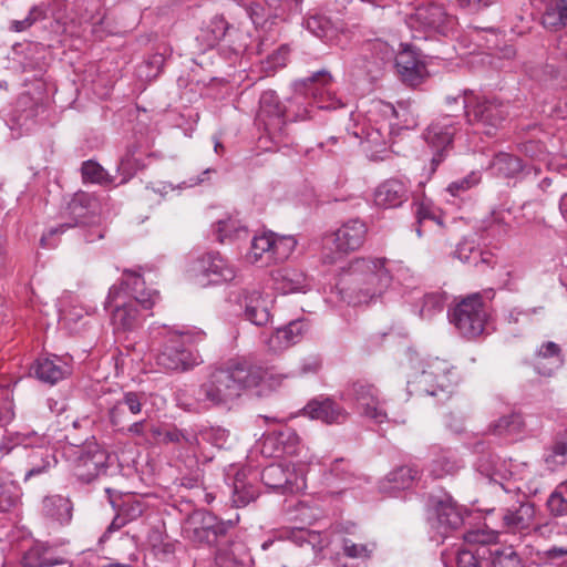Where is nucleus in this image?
Here are the masks:
<instances>
[{"instance_id":"1","label":"nucleus","mask_w":567,"mask_h":567,"mask_svg":"<svg viewBox=\"0 0 567 567\" xmlns=\"http://www.w3.org/2000/svg\"><path fill=\"white\" fill-rule=\"evenodd\" d=\"M268 375L260 365L246 360H231L214 369L194 391V402L185 404L188 412H205L228 406L247 390L259 386Z\"/></svg>"},{"instance_id":"2","label":"nucleus","mask_w":567,"mask_h":567,"mask_svg":"<svg viewBox=\"0 0 567 567\" xmlns=\"http://www.w3.org/2000/svg\"><path fill=\"white\" fill-rule=\"evenodd\" d=\"M125 279L122 286L130 290L131 299L118 303L122 287L112 286L105 300V309L114 305L111 315V323L115 332H131L142 327L144 316L138 307L150 310L159 300V293L156 290L144 289L143 278L131 270L124 271Z\"/></svg>"},{"instance_id":"3","label":"nucleus","mask_w":567,"mask_h":567,"mask_svg":"<svg viewBox=\"0 0 567 567\" xmlns=\"http://www.w3.org/2000/svg\"><path fill=\"white\" fill-rule=\"evenodd\" d=\"M333 79L329 71L322 69L308 78L293 83L295 94L286 106V118L305 121L312 117L313 105L319 110H336L343 103L332 90Z\"/></svg>"},{"instance_id":"4","label":"nucleus","mask_w":567,"mask_h":567,"mask_svg":"<svg viewBox=\"0 0 567 567\" xmlns=\"http://www.w3.org/2000/svg\"><path fill=\"white\" fill-rule=\"evenodd\" d=\"M460 382L456 368L446 360L430 358L421 362L420 368L409 378V395L429 398L434 402H445L451 398Z\"/></svg>"},{"instance_id":"5","label":"nucleus","mask_w":567,"mask_h":567,"mask_svg":"<svg viewBox=\"0 0 567 567\" xmlns=\"http://www.w3.org/2000/svg\"><path fill=\"white\" fill-rule=\"evenodd\" d=\"M385 258H357L348 267L352 284L358 289L359 301L369 302L389 288L392 275Z\"/></svg>"},{"instance_id":"6","label":"nucleus","mask_w":567,"mask_h":567,"mask_svg":"<svg viewBox=\"0 0 567 567\" xmlns=\"http://www.w3.org/2000/svg\"><path fill=\"white\" fill-rule=\"evenodd\" d=\"M467 100L466 123L477 134L495 136L509 115V106L495 96L475 93Z\"/></svg>"},{"instance_id":"7","label":"nucleus","mask_w":567,"mask_h":567,"mask_svg":"<svg viewBox=\"0 0 567 567\" xmlns=\"http://www.w3.org/2000/svg\"><path fill=\"white\" fill-rule=\"evenodd\" d=\"M64 455L73 475L82 483H91L107 468L109 454L96 442L70 446Z\"/></svg>"},{"instance_id":"8","label":"nucleus","mask_w":567,"mask_h":567,"mask_svg":"<svg viewBox=\"0 0 567 567\" xmlns=\"http://www.w3.org/2000/svg\"><path fill=\"white\" fill-rule=\"evenodd\" d=\"M367 225L359 218L344 221L336 231L326 237L322 251V261L328 265L338 260L351 251L359 249L367 237Z\"/></svg>"},{"instance_id":"9","label":"nucleus","mask_w":567,"mask_h":567,"mask_svg":"<svg viewBox=\"0 0 567 567\" xmlns=\"http://www.w3.org/2000/svg\"><path fill=\"white\" fill-rule=\"evenodd\" d=\"M450 322L464 338L474 339L485 329L487 312L480 293H473L462 299L449 309Z\"/></svg>"},{"instance_id":"10","label":"nucleus","mask_w":567,"mask_h":567,"mask_svg":"<svg viewBox=\"0 0 567 567\" xmlns=\"http://www.w3.org/2000/svg\"><path fill=\"white\" fill-rule=\"evenodd\" d=\"M461 128V123L453 114H445L434 120L424 132V140L432 148L430 174L444 162L453 147L454 136Z\"/></svg>"},{"instance_id":"11","label":"nucleus","mask_w":567,"mask_h":567,"mask_svg":"<svg viewBox=\"0 0 567 567\" xmlns=\"http://www.w3.org/2000/svg\"><path fill=\"white\" fill-rule=\"evenodd\" d=\"M233 526L231 520L224 522L207 511L197 509L187 517L184 533L194 543L213 545L226 536Z\"/></svg>"},{"instance_id":"12","label":"nucleus","mask_w":567,"mask_h":567,"mask_svg":"<svg viewBox=\"0 0 567 567\" xmlns=\"http://www.w3.org/2000/svg\"><path fill=\"white\" fill-rule=\"evenodd\" d=\"M426 507L431 527L443 537L463 525V511L449 494H431Z\"/></svg>"},{"instance_id":"13","label":"nucleus","mask_w":567,"mask_h":567,"mask_svg":"<svg viewBox=\"0 0 567 567\" xmlns=\"http://www.w3.org/2000/svg\"><path fill=\"white\" fill-rule=\"evenodd\" d=\"M341 399L353 404L360 414L377 423H382L386 419L379 390L367 381L358 380L348 385Z\"/></svg>"},{"instance_id":"14","label":"nucleus","mask_w":567,"mask_h":567,"mask_svg":"<svg viewBox=\"0 0 567 567\" xmlns=\"http://www.w3.org/2000/svg\"><path fill=\"white\" fill-rule=\"evenodd\" d=\"M406 24L411 30L447 37L456 27V18L449 14L442 4L427 3L419 6L408 17Z\"/></svg>"},{"instance_id":"15","label":"nucleus","mask_w":567,"mask_h":567,"mask_svg":"<svg viewBox=\"0 0 567 567\" xmlns=\"http://www.w3.org/2000/svg\"><path fill=\"white\" fill-rule=\"evenodd\" d=\"M230 299L244 309V318L255 326H266L271 319L272 298L257 288L231 291Z\"/></svg>"},{"instance_id":"16","label":"nucleus","mask_w":567,"mask_h":567,"mask_svg":"<svg viewBox=\"0 0 567 567\" xmlns=\"http://www.w3.org/2000/svg\"><path fill=\"white\" fill-rule=\"evenodd\" d=\"M262 483L280 494H296L306 488V477L301 468L288 464H270L261 472Z\"/></svg>"},{"instance_id":"17","label":"nucleus","mask_w":567,"mask_h":567,"mask_svg":"<svg viewBox=\"0 0 567 567\" xmlns=\"http://www.w3.org/2000/svg\"><path fill=\"white\" fill-rule=\"evenodd\" d=\"M537 528L536 507L532 502L517 501L511 506L501 508L499 532L525 536Z\"/></svg>"},{"instance_id":"18","label":"nucleus","mask_w":567,"mask_h":567,"mask_svg":"<svg viewBox=\"0 0 567 567\" xmlns=\"http://www.w3.org/2000/svg\"><path fill=\"white\" fill-rule=\"evenodd\" d=\"M197 280L202 286L220 285L235 279L236 269L219 252H207L196 262Z\"/></svg>"},{"instance_id":"19","label":"nucleus","mask_w":567,"mask_h":567,"mask_svg":"<svg viewBox=\"0 0 567 567\" xmlns=\"http://www.w3.org/2000/svg\"><path fill=\"white\" fill-rule=\"evenodd\" d=\"M257 118L269 134L275 135L282 132L287 121L286 106L275 91L268 90L261 94Z\"/></svg>"},{"instance_id":"20","label":"nucleus","mask_w":567,"mask_h":567,"mask_svg":"<svg viewBox=\"0 0 567 567\" xmlns=\"http://www.w3.org/2000/svg\"><path fill=\"white\" fill-rule=\"evenodd\" d=\"M156 362L167 371H185L195 364L193 354L184 347L181 337H174L164 344Z\"/></svg>"},{"instance_id":"21","label":"nucleus","mask_w":567,"mask_h":567,"mask_svg":"<svg viewBox=\"0 0 567 567\" xmlns=\"http://www.w3.org/2000/svg\"><path fill=\"white\" fill-rule=\"evenodd\" d=\"M41 441H35L34 437L29 442L33 444L30 446L32 450L27 455V470L24 473V482L32 477L40 476L49 473L58 464V460L52 447L44 444V437L40 436Z\"/></svg>"},{"instance_id":"22","label":"nucleus","mask_w":567,"mask_h":567,"mask_svg":"<svg viewBox=\"0 0 567 567\" xmlns=\"http://www.w3.org/2000/svg\"><path fill=\"white\" fill-rule=\"evenodd\" d=\"M111 504L116 508V515L101 536V543L105 542L113 532L120 530L126 524L136 520L147 508L144 502L131 495L124 497L118 505L114 501H111Z\"/></svg>"},{"instance_id":"23","label":"nucleus","mask_w":567,"mask_h":567,"mask_svg":"<svg viewBox=\"0 0 567 567\" xmlns=\"http://www.w3.org/2000/svg\"><path fill=\"white\" fill-rule=\"evenodd\" d=\"M95 199L87 193H76L70 203L68 204V210L74 223H64L58 227H52L48 231V236L62 234L68 229L79 226L86 225L90 215L93 213Z\"/></svg>"},{"instance_id":"24","label":"nucleus","mask_w":567,"mask_h":567,"mask_svg":"<svg viewBox=\"0 0 567 567\" xmlns=\"http://www.w3.org/2000/svg\"><path fill=\"white\" fill-rule=\"evenodd\" d=\"M308 330L309 324L305 319L292 320L278 328L268 339L267 346L274 352L282 351L300 342Z\"/></svg>"},{"instance_id":"25","label":"nucleus","mask_w":567,"mask_h":567,"mask_svg":"<svg viewBox=\"0 0 567 567\" xmlns=\"http://www.w3.org/2000/svg\"><path fill=\"white\" fill-rule=\"evenodd\" d=\"M395 66L401 80L410 86L421 84L426 74L425 64L410 47H406L398 54Z\"/></svg>"},{"instance_id":"26","label":"nucleus","mask_w":567,"mask_h":567,"mask_svg":"<svg viewBox=\"0 0 567 567\" xmlns=\"http://www.w3.org/2000/svg\"><path fill=\"white\" fill-rule=\"evenodd\" d=\"M409 194L410 189L405 182L389 178L375 188L374 203L383 208H395L408 200Z\"/></svg>"},{"instance_id":"27","label":"nucleus","mask_w":567,"mask_h":567,"mask_svg":"<svg viewBox=\"0 0 567 567\" xmlns=\"http://www.w3.org/2000/svg\"><path fill=\"white\" fill-rule=\"evenodd\" d=\"M41 514L49 523L64 526L72 519L73 504L66 496L59 494L48 495L42 499Z\"/></svg>"},{"instance_id":"28","label":"nucleus","mask_w":567,"mask_h":567,"mask_svg":"<svg viewBox=\"0 0 567 567\" xmlns=\"http://www.w3.org/2000/svg\"><path fill=\"white\" fill-rule=\"evenodd\" d=\"M66 563L68 560L60 554L59 549L47 543H35L21 558L23 567H53Z\"/></svg>"},{"instance_id":"29","label":"nucleus","mask_w":567,"mask_h":567,"mask_svg":"<svg viewBox=\"0 0 567 567\" xmlns=\"http://www.w3.org/2000/svg\"><path fill=\"white\" fill-rule=\"evenodd\" d=\"M360 143L364 152L372 159L379 158V154L385 152L391 140V124L382 123L369 125L362 131Z\"/></svg>"},{"instance_id":"30","label":"nucleus","mask_w":567,"mask_h":567,"mask_svg":"<svg viewBox=\"0 0 567 567\" xmlns=\"http://www.w3.org/2000/svg\"><path fill=\"white\" fill-rule=\"evenodd\" d=\"M303 411L309 417L327 424L342 423L348 416L347 411L330 398L313 399L303 408Z\"/></svg>"},{"instance_id":"31","label":"nucleus","mask_w":567,"mask_h":567,"mask_svg":"<svg viewBox=\"0 0 567 567\" xmlns=\"http://www.w3.org/2000/svg\"><path fill=\"white\" fill-rule=\"evenodd\" d=\"M144 402L145 395L143 393L134 391L124 392L122 398L109 410V421L111 425L118 427L127 423L125 409H127L132 415H137L142 412Z\"/></svg>"},{"instance_id":"32","label":"nucleus","mask_w":567,"mask_h":567,"mask_svg":"<svg viewBox=\"0 0 567 567\" xmlns=\"http://www.w3.org/2000/svg\"><path fill=\"white\" fill-rule=\"evenodd\" d=\"M542 11V23L546 29L558 30L567 25V2L565 0H532Z\"/></svg>"},{"instance_id":"33","label":"nucleus","mask_w":567,"mask_h":567,"mask_svg":"<svg viewBox=\"0 0 567 567\" xmlns=\"http://www.w3.org/2000/svg\"><path fill=\"white\" fill-rule=\"evenodd\" d=\"M299 437L296 431L288 425H280L279 429L269 432L262 442V452L266 447L272 449L271 453L277 455L292 454L298 445Z\"/></svg>"},{"instance_id":"34","label":"nucleus","mask_w":567,"mask_h":567,"mask_svg":"<svg viewBox=\"0 0 567 567\" xmlns=\"http://www.w3.org/2000/svg\"><path fill=\"white\" fill-rule=\"evenodd\" d=\"M33 373L40 381L52 385L70 373V367L58 357L42 358L35 362Z\"/></svg>"},{"instance_id":"35","label":"nucleus","mask_w":567,"mask_h":567,"mask_svg":"<svg viewBox=\"0 0 567 567\" xmlns=\"http://www.w3.org/2000/svg\"><path fill=\"white\" fill-rule=\"evenodd\" d=\"M272 279L276 290L284 295L305 291L308 287L306 275L293 268L276 270Z\"/></svg>"},{"instance_id":"36","label":"nucleus","mask_w":567,"mask_h":567,"mask_svg":"<svg viewBox=\"0 0 567 567\" xmlns=\"http://www.w3.org/2000/svg\"><path fill=\"white\" fill-rule=\"evenodd\" d=\"M434 458L430 465V473L434 478L454 475L463 464L451 450L433 449Z\"/></svg>"},{"instance_id":"37","label":"nucleus","mask_w":567,"mask_h":567,"mask_svg":"<svg viewBox=\"0 0 567 567\" xmlns=\"http://www.w3.org/2000/svg\"><path fill=\"white\" fill-rule=\"evenodd\" d=\"M17 61L23 71H42L44 65L43 50L35 43L14 48Z\"/></svg>"},{"instance_id":"38","label":"nucleus","mask_w":567,"mask_h":567,"mask_svg":"<svg viewBox=\"0 0 567 567\" xmlns=\"http://www.w3.org/2000/svg\"><path fill=\"white\" fill-rule=\"evenodd\" d=\"M489 168L493 174L499 177H514L517 174L522 173L526 166L523 164L522 159L515 155L509 153H498L494 156L491 162Z\"/></svg>"},{"instance_id":"39","label":"nucleus","mask_w":567,"mask_h":567,"mask_svg":"<svg viewBox=\"0 0 567 567\" xmlns=\"http://www.w3.org/2000/svg\"><path fill=\"white\" fill-rule=\"evenodd\" d=\"M544 463L551 472L567 464V431L555 437L543 455Z\"/></svg>"},{"instance_id":"40","label":"nucleus","mask_w":567,"mask_h":567,"mask_svg":"<svg viewBox=\"0 0 567 567\" xmlns=\"http://www.w3.org/2000/svg\"><path fill=\"white\" fill-rule=\"evenodd\" d=\"M214 231L219 243H224L226 239H243L248 236L247 227L240 220L231 217L218 220Z\"/></svg>"},{"instance_id":"41","label":"nucleus","mask_w":567,"mask_h":567,"mask_svg":"<svg viewBox=\"0 0 567 567\" xmlns=\"http://www.w3.org/2000/svg\"><path fill=\"white\" fill-rule=\"evenodd\" d=\"M259 494V489L257 486L246 483L241 478V474L237 473L235 481H234V488H233V503L236 507H244L247 506L249 503L254 502Z\"/></svg>"},{"instance_id":"42","label":"nucleus","mask_w":567,"mask_h":567,"mask_svg":"<svg viewBox=\"0 0 567 567\" xmlns=\"http://www.w3.org/2000/svg\"><path fill=\"white\" fill-rule=\"evenodd\" d=\"M272 237L274 233L255 235L251 238L250 250L247 254V259L252 264L261 261L265 255H267L268 259H271Z\"/></svg>"},{"instance_id":"43","label":"nucleus","mask_w":567,"mask_h":567,"mask_svg":"<svg viewBox=\"0 0 567 567\" xmlns=\"http://www.w3.org/2000/svg\"><path fill=\"white\" fill-rule=\"evenodd\" d=\"M19 486L9 477L0 473V512H8L20 501Z\"/></svg>"},{"instance_id":"44","label":"nucleus","mask_w":567,"mask_h":567,"mask_svg":"<svg viewBox=\"0 0 567 567\" xmlns=\"http://www.w3.org/2000/svg\"><path fill=\"white\" fill-rule=\"evenodd\" d=\"M233 30L224 17L216 16L210 20L206 29L203 30V37L208 47H214L226 35H230Z\"/></svg>"},{"instance_id":"45","label":"nucleus","mask_w":567,"mask_h":567,"mask_svg":"<svg viewBox=\"0 0 567 567\" xmlns=\"http://www.w3.org/2000/svg\"><path fill=\"white\" fill-rule=\"evenodd\" d=\"M505 463L493 454H483L478 457L476 463L477 471L492 481H497V477L505 478L507 471L503 472Z\"/></svg>"},{"instance_id":"46","label":"nucleus","mask_w":567,"mask_h":567,"mask_svg":"<svg viewBox=\"0 0 567 567\" xmlns=\"http://www.w3.org/2000/svg\"><path fill=\"white\" fill-rule=\"evenodd\" d=\"M417 476L419 471L415 467L403 465L390 472L386 478L391 488L406 489L413 485Z\"/></svg>"},{"instance_id":"47","label":"nucleus","mask_w":567,"mask_h":567,"mask_svg":"<svg viewBox=\"0 0 567 567\" xmlns=\"http://www.w3.org/2000/svg\"><path fill=\"white\" fill-rule=\"evenodd\" d=\"M165 58L162 53H154L147 56L136 68L137 76L143 81L155 80L162 72Z\"/></svg>"},{"instance_id":"48","label":"nucleus","mask_w":567,"mask_h":567,"mask_svg":"<svg viewBox=\"0 0 567 567\" xmlns=\"http://www.w3.org/2000/svg\"><path fill=\"white\" fill-rule=\"evenodd\" d=\"M549 514L554 517L567 516V482L559 484L546 502Z\"/></svg>"},{"instance_id":"49","label":"nucleus","mask_w":567,"mask_h":567,"mask_svg":"<svg viewBox=\"0 0 567 567\" xmlns=\"http://www.w3.org/2000/svg\"><path fill=\"white\" fill-rule=\"evenodd\" d=\"M524 425L519 413H511L499 417L491 425V431L496 435L516 434L522 431Z\"/></svg>"},{"instance_id":"50","label":"nucleus","mask_w":567,"mask_h":567,"mask_svg":"<svg viewBox=\"0 0 567 567\" xmlns=\"http://www.w3.org/2000/svg\"><path fill=\"white\" fill-rule=\"evenodd\" d=\"M489 556L493 567H523L522 560L513 547L489 549Z\"/></svg>"},{"instance_id":"51","label":"nucleus","mask_w":567,"mask_h":567,"mask_svg":"<svg viewBox=\"0 0 567 567\" xmlns=\"http://www.w3.org/2000/svg\"><path fill=\"white\" fill-rule=\"evenodd\" d=\"M446 296L444 292L425 293L422 299L420 316L423 319H431L444 308Z\"/></svg>"},{"instance_id":"52","label":"nucleus","mask_w":567,"mask_h":567,"mask_svg":"<svg viewBox=\"0 0 567 567\" xmlns=\"http://www.w3.org/2000/svg\"><path fill=\"white\" fill-rule=\"evenodd\" d=\"M33 437L35 441H41L40 435L33 431L28 433L17 432L8 434L0 442V451L3 454H9L18 445H22L24 449H27L33 444L32 442H29Z\"/></svg>"},{"instance_id":"53","label":"nucleus","mask_w":567,"mask_h":567,"mask_svg":"<svg viewBox=\"0 0 567 567\" xmlns=\"http://www.w3.org/2000/svg\"><path fill=\"white\" fill-rule=\"evenodd\" d=\"M117 431L126 433L132 436L146 437L147 433H151L154 439H157L162 434V430L154 424H151L146 419L133 422L127 426L121 425L116 427Z\"/></svg>"},{"instance_id":"54","label":"nucleus","mask_w":567,"mask_h":567,"mask_svg":"<svg viewBox=\"0 0 567 567\" xmlns=\"http://www.w3.org/2000/svg\"><path fill=\"white\" fill-rule=\"evenodd\" d=\"M511 215L509 210L498 209L492 213L491 220L488 221V226L486 230L493 237H504L508 235L511 230V224L508 221V216Z\"/></svg>"},{"instance_id":"55","label":"nucleus","mask_w":567,"mask_h":567,"mask_svg":"<svg viewBox=\"0 0 567 567\" xmlns=\"http://www.w3.org/2000/svg\"><path fill=\"white\" fill-rule=\"evenodd\" d=\"M475 93L476 92H474L473 90L466 89L463 91H458L454 95H446L444 99V103L447 111L450 112L449 114H452L454 112H461L464 118H466L468 109L467 105L470 104L467 103V100H471L470 97L472 95H475Z\"/></svg>"},{"instance_id":"56","label":"nucleus","mask_w":567,"mask_h":567,"mask_svg":"<svg viewBox=\"0 0 567 567\" xmlns=\"http://www.w3.org/2000/svg\"><path fill=\"white\" fill-rule=\"evenodd\" d=\"M543 359H551L554 360L555 363H559L560 362V347L553 342V341H547V342H544L537 350L536 352V369L538 371V373L543 374V375H550L551 372H553V369L549 368V369H546L544 371L540 370V360Z\"/></svg>"},{"instance_id":"57","label":"nucleus","mask_w":567,"mask_h":567,"mask_svg":"<svg viewBox=\"0 0 567 567\" xmlns=\"http://www.w3.org/2000/svg\"><path fill=\"white\" fill-rule=\"evenodd\" d=\"M481 173L480 172H471L466 176L456 179L452 183H450L446 187V192L453 196L458 197L463 195L468 189L473 188L474 186L478 185L481 182Z\"/></svg>"},{"instance_id":"58","label":"nucleus","mask_w":567,"mask_h":567,"mask_svg":"<svg viewBox=\"0 0 567 567\" xmlns=\"http://www.w3.org/2000/svg\"><path fill=\"white\" fill-rule=\"evenodd\" d=\"M351 477V465L343 458L336 460L329 471L324 474V481L328 486H333L334 482L348 481Z\"/></svg>"},{"instance_id":"59","label":"nucleus","mask_w":567,"mask_h":567,"mask_svg":"<svg viewBox=\"0 0 567 567\" xmlns=\"http://www.w3.org/2000/svg\"><path fill=\"white\" fill-rule=\"evenodd\" d=\"M297 245V241L293 237H277L274 234L272 237V250H271V259L278 261V260H285L287 259L290 254L293 251L295 247Z\"/></svg>"},{"instance_id":"60","label":"nucleus","mask_w":567,"mask_h":567,"mask_svg":"<svg viewBox=\"0 0 567 567\" xmlns=\"http://www.w3.org/2000/svg\"><path fill=\"white\" fill-rule=\"evenodd\" d=\"M303 24L309 32L320 39H326L332 31L330 20L321 14L308 17Z\"/></svg>"},{"instance_id":"61","label":"nucleus","mask_w":567,"mask_h":567,"mask_svg":"<svg viewBox=\"0 0 567 567\" xmlns=\"http://www.w3.org/2000/svg\"><path fill=\"white\" fill-rule=\"evenodd\" d=\"M83 179L91 183L109 184L111 179L105 169L96 162L86 161L82 164Z\"/></svg>"},{"instance_id":"62","label":"nucleus","mask_w":567,"mask_h":567,"mask_svg":"<svg viewBox=\"0 0 567 567\" xmlns=\"http://www.w3.org/2000/svg\"><path fill=\"white\" fill-rule=\"evenodd\" d=\"M498 530L488 529V528H476L466 532L463 536L464 540L470 545H486V544H495L498 538Z\"/></svg>"},{"instance_id":"63","label":"nucleus","mask_w":567,"mask_h":567,"mask_svg":"<svg viewBox=\"0 0 567 567\" xmlns=\"http://www.w3.org/2000/svg\"><path fill=\"white\" fill-rule=\"evenodd\" d=\"M199 436L216 447H223L228 440L229 432L220 426H204L199 430Z\"/></svg>"},{"instance_id":"64","label":"nucleus","mask_w":567,"mask_h":567,"mask_svg":"<svg viewBox=\"0 0 567 567\" xmlns=\"http://www.w3.org/2000/svg\"><path fill=\"white\" fill-rule=\"evenodd\" d=\"M454 257L460 259L462 262L477 264L478 258L482 257L481 250L475 246L473 241L463 240L454 250Z\"/></svg>"}]
</instances>
